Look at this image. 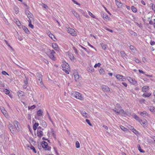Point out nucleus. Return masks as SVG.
I'll list each match as a JSON object with an SVG mask.
<instances>
[{
	"label": "nucleus",
	"mask_w": 155,
	"mask_h": 155,
	"mask_svg": "<svg viewBox=\"0 0 155 155\" xmlns=\"http://www.w3.org/2000/svg\"><path fill=\"white\" fill-rule=\"evenodd\" d=\"M101 64L99 63L97 64H96L94 66V67L95 68H96L97 67H100V66L101 65Z\"/></svg>",
	"instance_id": "49530a36"
},
{
	"label": "nucleus",
	"mask_w": 155,
	"mask_h": 155,
	"mask_svg": "<svg viewBox=\"0 0 155 155\" xmlns=\"http://www.w3.org/2000/svg\"><path fill=\"white\" fill-rule=\"evenodd\" d=\"M81 112L83 117H84L88 118L89 117L88 114L85 111L82 110V111H81Z\"/></svg>",
	"instance_id": "ddd939ff"
},
{
	"label": "nucleus",
	"mask_w": 155,
	"mask_h": 155,
	"mask_svg": "<svg viewBox=\"0 0 155 155\" xmlns=\"http://www.w3.org/2000/svg\"><path fill=\"white\" fill-rule=\"evenodd\" d=\"M47 115H48V119H49V120L53 124V121H52V120L51 119V117H50V115L49 114L48 112V111H47Z\"/></svg>",
	"instance_id": "2f4dec72"
},
{
	"label": "nucleus",
	"mask_w": 155,
	"mask_h": 155,
	"mask_svg": "<svg viewBox=\"0 0 155 155\" xmlns=\"http://www.w3.org/2000/svg\"><path fill=\"white\" fill-rule=\"evenodd\" d=\"M42 123L41 124L42 126H43L44 127H45L47 126V124L45 121L42 120Z\"/></svg>",
	"instance_id": "a18cd8bd"
},
{
	"label": "nucleus",
	"mask_w": 155,
	"mask_h": 155,
	"mask_svg": "<svg viewBox=\"0 0 155 155\" xmlns=\"http://www.w3.org/2000/svg\"><path fill=\"white\" fill-rule=\"evenodd\" d=\"M74 76L75 80L76 81H79V79L80 76L79 75L78 72L76 70H75L74 72Z\"/></svg>",
	"instance_id": "423d86ee"
},
{
	"label": "nucleus",
	"mask_w": 155,
	"mask_h": 155,
	"mask_svg": "<svg viewBox=\"0 0 155 155\" xmlns=\"http://www.w3.org/2000/svg\"><path fill=\"white\" fill-rule=\"evenodd\" d=\"M1 110L2 111V112L4 115L6 117H7L8 116V114L6 113L7 111L5 110L4 108L2 107L1 108Z\"/></svg>",
	"instance_id": "f3484780"
},
{
	"label": "nucleus",
	"mask_w": 155,
	"mask_h": 155,
	"mask_svg": "<svg viewBox=\"0 0 155 155\" xmlns=\"http://www.w3.org/2000/svg\"><path fill=\"white\" fill-rule=\"evenodd\" d=\"M76 147L77 148H79L80 147V145L78 141H77L75 143Z\"/></svg>",
	"instance_id": "4c0bfd02"
},
{
	"label": "nucleus",
	"mask_w": 155,
	"mask_h": 155,
	"mask_svg": "<svg viewBox=\"0 0 155 155\" xmlns=\"http://www.w3.org/2000/svg\"><path fill=\"white\" fill-rule=\"evenodd\" d=\"M39 125V124L37 123H35L34 124L33 127V130H36L37 129V127Z\"/></svg>",
	"instance_id": "a878e982"
},
{
	"label": "nucleus",
	"mask_w": 155,
	"mask_h": 155,
	"mask_svg": "<svg viewBox=\"0 0 155 155\" xmlns=\"http://www.w3.org/2000/svg\"><path fill=\"white\" fill-rule=\"evenodd\" d=\"M25 13L28 17L29 18V20L30 18L32 19L33 15L28 11H26Z\"/></svg>",
	"instance_id": "9b49d317"
},
{
	"label": "nucleus",
	"mask_w": 155,
	"mask_h": 155,
	"mask_svg": "<svg viewBox=\"0 0 155 155\" xmlns=\"http://www.w3.org/2000/svg\"><path fill=\"white\" fill-rule=\"evenodd\" d=\"M150 7L151 9L154 11H155V6L153 4H150Z\"/></svg>",
	"instance_id": "58836bf2"
},
{
	"label": "nucleus",
	"mask_w": 155,
	"mask_h": 155,
	"mask_svg": "<svg viewBox=\"0 0 155 155\" xmlns=\"http://www.w3.org/2000/svg\"><path fill=\"white\" fill-rule=\"evenodd\" d=\"M120 54L121 56L123 57H125L126 55L125 52L124 51H121L120 52Z\"/></svg>",
	"instance_id": "473e14b6"
},
{
	"label": "nucleus",
	"mask_w": 155,
	"mask_h": 155,
	"mask_svg": "<svg viewBox=\"0 0 155 155\" xmlns=\"http://www.w3.org/2000/svg\"><path fill=\"white\" fill-rule=\"evenodd\" d=\"M35 107H36V106L34 105H33L32 106H31L30 107H28V109H34Z\"/></svg>",
	"instance_id": "603ef678"
},
{
	"label": "nucleus",
	"mask_w": 155,
	"mask_h": 155,
	"mask_svg": "<svg viewBox=\"0 0 155 155\" xmlns=\"http://www.w3.org/2000/svg\"><path fill=\"white\" fill-rule=\"evenodd\" d=\"M15 22L18 25V26H20L21 25V24L20 21L17 19H15Z\"/></svg>",
	"instance_id": "cd10ccee"
},
{
	"label": "nucleus",
	"mask_w": 155,
	"mask_h": 155,
	"mask_svg": "<svg viewBox=\"0 0 155 155\" xmlns=\"http://www.w3.org/2000/svg\"><path fill=\"white\" fill-rule=\"evenodd\" d=\"M28 21L29 22L28 25H29V27H30L32 29L33 28L34 26L31 24V19H29V20H28Z\"/></svg>",
	"instance_id": "4be33fe9"
},
{
	"label": "nucleus",
	"mask_w": 155,
	"mask_h": 155,
	"mask_svg": "<svg viewBox=\"0 0 155 155\" xmlns=\"http://www.w3.org/2000/svg\"><path fill=\"white\" fill-rule=\"evenodd\" d=\"M118 114H120L122 116L125 115L126 113L123 109H121L118 111Z\"/></svg>",
	"instance_id": "dca6fc26"
},
{
	"label": "nucleus",
	"mask_w": 155,
	"mask_h": 155,
	"mask_svg": "<svg viewBox=\"0 0 155 155\" xmlns=\"http://www.w3.org/2000/svg\"><path fill=\"white\" fill-rule=\"evenodd\" d=\"M128 32L129 33L131 34L132 35H133L134 36H137V34L134 32L132 31L131 30H129L128 31Z\"/></svg>",
	"instance_id": "b1692460"
},
{
	"label": "nucleus",
	"mask_w": 155,
	"mask_h": 155,
	"mask_svg": "<svg viewBox=\"0 0 155 155\" xmlns=\"http://www.w3.org/2000/svg\"><path fill=\"white\" fill-rule=\"evenodd\" d=\"M142 59L144 62H145L146 61V59L144 57H142Z\"/></svg>",
	"instance_id": "338daca9"
},
{
	"label": "nucleus",
	"mask_w": 155,
	"mask_h": 155,
	"mask_svg": "<svg viewBox=\"0 0 155 155\" xmlns=\"http://www.w3.org/2000/svg\"><path fill=\"white\" fill-rule=\"evenodd\" d=\"M2 73L3 75H5L6 74H7L9 75V74L5 71H2Z\"/></svg>",
	"instance_id": "5fc2aeb1"
},
{
	"label": "nucleus",
	"mask_w": 155,
	"mask_h": 155,
	"mask_svg": "<svg viewBox=\"0 0 155 155\" xmlns=\"http://www.w3.org/2000/svg\"><path fill=\"white\" fill-rule=\"evenodd\" d=\"M151 95V94L150 93H144L143 95V97H150Z\"/></svg>",
	"instance_id": "bb28decb"
},
{
	"label": "nucleus",
	"mask_w": 155,
	"mask_h": 155,
	"mask_svg": "<svg viewBox=\"0 0 155 155\" xmlns=\"http://www.w3.org/2000/svg\"><path fill=\"white\" fill-rule=\"evenodd\" d=\"M155 108L153 106H151L150 108V110L152 112H153L154 111Z\"/></svg>",
	"instance_id": "e433bc0d"
},
{
	"label": "nucleus",
	"mask_w": 155,
	"mask_h": 155,
	"mask_svg": "<svg viewBox=\"0 0 155 155\" xmlns=\"http://www.w3.org/2000/svg\"><path fill=\"white\" fill-rule=\"evenodd\" d=\"M67 31L68 33H70L72 35L74 36H76L77 35L76 32L74 30L70 28H67Z\"/></svg>",
	"instance_id": "39448f33"
},
{
	"label": "nucleus",
	"mask_w": 155,
	"mask_h": 155,
	"mask_svg": "<svg viewBox=\"0 0 155 155\" xmlns=\"http://www.w3.org/2000/svg\"><path fill=\"white\" fill-rule=\"evenodd\" d=\"M137 147L138 148V149L140 152L142 153L144 152V151H143V150L141 149V148L140 145H138Z\"/></svg>",
	"instance_id": "c9c22d12"
},
{
	"label": "nucleus",
	"mask_w": 155,
	"mask_h": 155,
	"mask_svg": "<svg viewBox=\"0 0 155 155\" xmlns=\"http://www.w3.org/2000/svg\"><path fill=\"white\" fill-rule=\"evenodd\" d=\"M4 91L6 94H8L9 93V91L7 89H5L4 90Z\"/></svg>",
	"instance_id": "3c124183"
},
{
	"label": "nucleus",
	"mask_w": 155,
	"mask_h": 155,
	"mask_svg": "<svg viewBox=\"0 0 155 155\" xmlns=\"http://www.w3.org/2000/svg\"><path fill=\"white\" fill-rule=\"evenodd\" d=\"M140 114L142 116H143L144 114H145V115H147L148 114L146 111H144L142 112H141Z\"/></svg>",
	"instance_id": "f704fd0d"
},
{
	"label": "nucleus",
	"mask_w": 155,
	"mask_h": 155,
	"mask_svg": "<svg viewBox=\"0 0 155 155\" xmlns=\"http://www.w3.org/2000/svg\"><path fill=\"white\" fill-rule=\"evenodd\" d=\"M54 54H55V52L53 50H50L48 53V55L51 59L55 61L56 60V58L54 56Z\"/></svg>",
	"instance_id": "7ed1b4c3"
},
{
	"label": "nucleus",
	"mask_w": 155,
	"mask_h": 155,
	"mask_svg": "<svg viewBox=\"0 0 155 155\" xmlns=\"http://www.w3.org/2000/svg\"><path fill=\"white\" fill-rule=\"evenodd\" d=\"M120 127L122 130L124 131H128V130L127 128H125L123 126H120Z\"/></svg>",
	"instance_id": "393cba45"
},
{
	"label": "nucleus",
	"mask_w": 155,
	"mask_h": 155,
	"mask_svg": "<svg viewBox=\"0 0 155 155\" xmlns=\"http://www.w3.org/2000/svg\"><path fill=\"white\" fill-rule=\"evenodd\" d=\"M72 12L74 15L78 19L80 18V16L79 15L74 11L72 10Z\"/></svg>",
	"instance_id": "a211bd4d"
},
{
	"label": "nucleus",
	"mask_w": 155,
	"mask_h": 155,
	"mask_svg": "<svg viewBox=\"0 0 155 155\" xmlns=\"http://www.w3.org/2000/svg\"><path fill=\"white\" fill-rule=\"evenodd\" d=\"M8 127L12 133H13L14 131L15 128L11 124H9Z\"/></svg>",
	"instance_id": "2eb2a0df"
},
{
	"label": "nucleus",
	"mask_w": 155,
	"mask_h": 155,
	"mask_svg": "<svg viewBox=\"0 0 155 155\" xmlns=\"http://www.w3.org/2000/svg\"><path fill=\"white\" fill-rule=\"evenodd\" d=\"M48 146V144L47 142L45 141H44L43 142H42V146L44 148H47Z\"/></svg>",
	"instance_id": "412c9836"
},
{
	"label": "nucleus",
	"mask_w": 155,
	"mask_h": 155,
	"mask_svg": "<svg viewBox=\"0 0 155 155\" xmlns=\"http://www.w3.org/2000/svg\"><path fill=\"white\" fill-rule=\"evenodd\" d=\"M134 118L136 120H138V121L140 120V119L139 117H137L136 115H134Z\"/></svg>",
	"instance_id": "09e8293b"
},
{
	"label": "nucleus",
	"mask_w": 155,
	"mask_h": 155,
	"mask_svg": "<svg viewBox=\"0 0 155 155\" xmlns=\"http://www.w3.org/2000/svg\"><path fill=\"white\" fill-rule=\"evenodd\" d=\"M45 149V150L50 151L51 150V147H50L48 146V147H47V148H46Z\"/></svg>",
	"instance_id": "6e6d98bb"
},
{
	"label": "nucleus",
	"mask_w": 155,
	"mask_h": 155,
	"mask_svg": "<svg viewBox=\"0 0 155 155\" xmlns=\"http://www.w3.org/2000/svg\"><path fill=\"white\" fill-rule=\"evenodd\" d=\"M105 29L106 30H107V31H110V32H113V31L112 30L110 29H109L108 28H105Z\"/></svg>",
	"instance_id": "680f3d73"
},
{
	"label": "nucleus",
	"mask_w": 155,
	"mask_h": 155,
	"mask_svg": "<svg viewBox=\"0 0 155 155\" xmlns=\"http://www.w3.org/2000/svg\"><path fill=\"white\" fill-rule=\"evenodd\" d=\"M116 4L118 7L120 8L122 6V4L121 2H118L117 0H115Z\"/></svg>",
	"instance_id": "5701e85b"
},
{
	"label": "nucleus",
	"mask_w": 155,
	"mask_h": 155,
	"mask_svg": "<svg viewBox=\"0 0 155 155\" xmlns=\"http://www.w3.org/2000/svg\"><path fill=\"white\" fill-rule=\"evenodd\" d=\"M14 10L15 11V14H17L18 12V8L16 7H14Z\"/></svg>",
	"instance_id": "a19ab883"
},
{
	"label": "nucleus",
	"mask_w": 155,
	"mask_h": 155,
	"mask_svg": "<svg viewBox=\"0 0 155 155\" xmlns=\"http://www.w3.org/2000/svg\"><path fill=\"white\" fill-rule=\"evenodd\" d=\"M23 29L25 32L26 33H28L29 32V31L28 30V28L25 27L24 26L23 28Z\"/></svg>",
	"instance_id": "79ce46f5"
},
{
	"label": "nucleus",
	"mask_w": 155,
	"mask_h": 155,
	"mask_svg": "<svg viewBox=\"0 0 155 155\" xmlns=\"http://www.w3.org/2000/svg\"><path fill=\"white\" fill-rule=\"evenodd\" d=\"M103 127L106 130H107L108 129V127L106 126V125H104L103 126Z\"/></svg>",
	"instance_id": "774afa93"
},
{
	"label": "nucleus",
	"mask_w": 155,
	"mask_h": 155,
	"mask_svg": "<svg viewBox=\"0 0 155 155\" xmlns=\"http://www.w3.org/2000/svg\"><path fill=\"white\" fill-rule=\"evenodd\" d=\"M24 82L25 84L26 85L28 83V81L26 78L25 77L24 80Z\"/></svg>",
	"instance_id": "864d4df0"
},
{
	"label": "nucleus",
	"mask_w": 155,
	"mask_h": 155,
	"mask_svg": "<svg viewBox=\"0 0 155 155\" xmlns=\"http://www.w3.org/2000/svg\"><path fill=\"white\" fill-rule=\"evenodd\" d=\"M50 34H48V35L53 40L55 41V40L53 38H54V39H55V38L54 37V36L52 34L50 33Z\"/></svg>",
	"instance_id": "c756f323"
},
{
	"label": "nucleus",
	"mask_w": 155,
	"mask_h": 155,
	"mask_svg": "<svg viewBox=\"0 0 155 155\" xmlns=\"http://www.w3.org/2000/svg\"><path fill=\"white\" fill-rule=\"evenodd\" d=\"M42 110L40 109L37 112V115L39 116H42Z\"/></svg>",
	"instance_id": "c85d7f7f"
},
{
	"label": "nucleus",
	"mask_w": 155,
	"mask_h": 155,
	"mask_svg": "<svg viewBox=\"0 0 155 155\" xmlns=\"http://www.w3.org/2000/svg\"><path fill=\"white\" fill-rule=\"evenodd\" d=\"M102 88L103 90L105 92H109L110 91L109 88L107 86L103 85L102 87Z\"/></svg>",
	"instance_id": "0eeeda50"
},
{
	"label": "nucleus",
	"mask_w": 155,
	"mask_h": 155,
	"mask_svg": "<svg viewBox=\"0 0 155 155\" xmlns=\"http://www.w3.org/2000/svg\"><path fill=\"white\" fill-rule=\"evenodd\" d=\"M86 121L87 122V123L90 126H92V124L91 123L90 120L88 119H86Z\"/></svg>",
	"instance_id": "8fccbe9b"
},
{
	"label": "nucleus",
	"mask_w": 155,
	"mask_h": 155,
	"mask_svg": "<svg viewBox=\"0 0 155 155\" xmlns=\"http://www.w3.org/2000/svg\"><path fill=\"white\" fill-rule=\"evenodd\" d=\"M37 134L38 137L40 138H41L43 135L42 131L40 130H37Z\"/></svg>",
	"instance_id": "4468645a"
},
{
	"label": "nucleus",
	"mask_w": 155,
	"mask_h": 155,
	"mask_svg": "<svg viewBox=\"0 0 155 155\" xmlns=\"http://www.w3.org/2000/svg\"><path fill=\"white\" fill-rule=\"evenodd\" d=\"M103 18H105L106 19H107V18H108V15L107 14H105V15H103Z\"/></svg>",
	"instance_id": "0e129e2a"
},
{
	"label": "nucleus",
	"mask_w": 155,
	"mask_h": 155,
	"mask_svg": "<svg viewBox=\"0 0 155 155\" xmlns=\"http://www.w3.org/2000/svg\"><path fill=\"white\" fill-rule=\"evenodd\" d=\"M129 48H130V50H134V47L133 46L130 45L129 47Z\"/></svg>",
	"instance_id": "052dcab7"
},
{
	"label": "nucleus",
	"mask_w": 155,
	"mask_h": 155,
	"mask_svg": "<svg viewBox=\"0 0 155 155\" xmlns=\"http://www.w3.org/2000/svg\"><path fill=\"white\" fill-rule=\"evenodd\" d=\"M72 1L74 4L78 5H80V4L78 3V2H76L74 0H72Z\"/></svg>",
	"instance_id": "4d7b16f0"
},
{
	"label": "nucleus",
	"mask_w": 155,
	"mask_h": 155,
	"mask_svg": "<svg viewBox=\"0 0 155 155\" xmlns=\"http://www.w3.org/2000/svg\"><path fill=\"white\" fill-rule=\"evenodd\" d=\"M13 124L16 130L19 131L20 127L19 125L18 122L17 121H15L14 122Z\"/></svg>",
	"instance_id": "9d476101"
},
{
	"label": "nucleus",
	"mask_w": 155,
	"mask_h": 155,
	"mask_svg": "<svg viewBox=\"0 0 155 155\" xmlns=\"http://www.w3.org/2000/svg\"><path fill=\"white\" fill-rule=\"evenodd\" d=\"M88 13H89V15L90 16H91V17H92V18H95L96 17L94 15H93V14L92 13H91V12H90V11H89Z\"/></svg>",
	"instance_id": "c03bdc74"
},
{
	"label": "nucleus",
	"mask_w": 155,
	"mask_h": 155,
	"mask_svg": "<svg viewBox=\"0 0 155 155\" xmlns=\"http://www.w3.org/2000/svg\"><path fill=\"white\" fill-rule=\"evenodd\" d=\"M149 89V87L148 86H143L142 89V91L143 92H146Z\"/></svg>",
	"instance_id": "6ab92c4d"
},
{
	"label": "nucleus",
	"mask_w": 155,
	"mask_h": 155,
	"mask_svg": "<svg viewBox=\"0 0 155 155\" xmlns=\"http://www.w3.org/2000/svg\"><path fill=\"white\" fill-rule=\"evenodd\" d=\"M135 61L137 63H139L140 62V60L138 59L135 58Z\"/></svg>",
	"instance_id": "13d9d810"
},
{
	"label": "nucleus",
	"mask_w": 155,
	"mask_h": 155,
	"mask_svg": "<svg viewBox=\"0 0 155 155\" xmlns=\"http://www.w3.org/2000/svg\"><path fill=\"white\" fill-rule=\"evenodd\" d=\"M131 9L132 11L134 12H137V9L134 6H132L131 7Z\"/></svg>",
	"instance_id": "7c9ffc66"
},
{
	"label": "nucleus",
	"mask_w": 155,
	"mask_h": 155,
	"mask_svg": "<svg viewBox=\"0 0 155 155\" xmlns=\"http://www.w3.org/2000/svg\"><path fill=\"white\" fill-rule=\"evenodd\" d=\"M62 67L63 70L66 74H69L70 69L68 64L65 62H63L62 64Z\"/></svg>",
	"instance_id": "f257e3e1"
},
{
	"label": "nucleus",
	"mask_w": 155,
	"mask_h": 155,
	"mask_svg": "<svg viewBox=\"0 0 155 155\" xmlns=\"http://www.w3.org/2000/svg\"><path fill=\"white\" fill-rule=\"evenodd\" d=\"M69 56H70V58L71 59H73L74 58V56H73L72 54H70Z\"/></svg>",
	"instance_id": "e2e57ef3"
},
{
	"label": "nucleus",
	"mask_w": 155,
	"mask_h": 155,
	"mask_svg": "<svg viewBox=\"0 0 155 155\" xmlns=\"http://www.w3.org/2000/svg\"><path fill=\"white\" fill-rule=\"evenodd\" d=\"M52 46L53 48L55 50H58L59 49V48H58V46L57 44L56 43H53L52 44Z\"/></svg>",
	"instance_id": "aec40b11"
},
{
	"label": "nucleus",
	"mask_w": 155,
	"mask_h": 155,
	"mask_svg": "<svg viewBox=\"0 0 155 155\" xmlns=\"http://www.w3.org/2000/svg\"><path fill=\"white\" fill-rule=\"evenodd\" d=\"M37 76L38 78V83L40 85L42 86L43 85V83L42 82V75L39 73L37 74Z\"/></svg>",
	"instance_id": "20e7f679"
},
{
	"label": "nucleus",
	"mask_w": 155,
	"mask_h": 155,
	"mask_svg": "<svg viewBox=\"0 0 155 155\" xmlns=\"http://www.w3.org/2000/svg\"><path fill=\"white\" fill-rule=\"evenodd\" d=\"M116 78L117 79L121 81H125L126 79L123 76L120 75L119 74H117L116 75Z\"/></svg>",
	"instance_id": "1a4fd4ad"
},
{
	"label": "nucleus",
	"mask_w": 155,
	"mask_h": 155,
	"mask_svg": "<svg viewBox=\"0 0 155 155\" xmlns=\"http://www.w3.org/2000/svg\"><path fill=\"white\" fill-rule=\"evenodd\" d=\"M101 45L103 49L105 50L106 49V47L105 44L103 43H101Z\"/></svg>",
	"instance_id": "ea45409f"
},
{
	"label": "nucleus",
	"mask_w": 155,
	"mask_h": 155,
	"mask_svg": "<svg viewBox=\"0 0 155 155\" xmlns=\"http://www.w3.org/2000/svg\"><path fill=\"white\" fill-rule=\"evenodd\" d=\"M139 122L143 126H144V125H146L147 124V121L145 119L140 120Z\"/></svg>",
	"instance_id": "f8f14e48"
},
{
	"label": "nucleus",
	"mask_w": 155,
	"mask_h": 155,
	"mask_svg": "<svg viewBox=\"0 0 155 155\" xmlns=\"http://www.w3.org/2000/svg\"><path fill=\"white\" fill-rule=\"evenodd\" d=\"M100 73L101 74H104V71L103 69H100L99 71Z\"/></svg>",
	"instance_id": "de8ad7c7"
},
{
	"label": "nucleus",
	"mask_w": 155,
	"mask_h": 155,
	"mask_svg": "<svg viewBox=\"0 0 155 155\" xmlns=\"http://www.w3.org/2000/svg\"><path fill=\"white\" fill-rule=\"evenodd\" d=\"M138 71L140 73H142L143 74H144V72L142 70L139 69Z\"/></svg>",
	"instance_id": "69168bd1"
},
{
	"label": "nucleus",
	"mask_w": 155,
	"mask_h": 155,
	"mask_svg": "<svg viewBox=\"0 0 155 155\" xmlns=\"http://www.w3.org/2000/svg\"><path fill=\"white\" fill-rule=\"evenodd\" d=\"M22 93H23V92L21 91H19L17 92V94L18 95V96L19 97H21V96L23 95V94H22Z\"/></svg>",
	"instance_id": "72a5a7b5"
},
{
	"label": "nucleus",
	"mask_w": 155,
	"mask_h": 155,
	"mask_svg": "<svg viewBox=\"0 0 155 155\" xmlns=\"http://www.w3.org/2000/svg\"><path fill=\"white\" fill-rule=\"evenodd\" d=\"M30 148L32 150H33V151L34 153H36V151L35 149V148L33 146H31Z\"/></svg>",
	"instance_id": "37998d69"
},
{
	"label": "nucleus",
	"mask_w": 155,
	"mask_h": 155,
	"mask_svg": "<svg viewBox=\"0 0 155 155\" xmlns=\"http://www.w3.org/2000/svg\"><path fill=\"white\" fill-rule=\"evenodd\" d=\"M113 110H114V111L115 112H116L117 113H118V111H119L116 108H115L114 109H113Z\"/></svg>",
	"instance_id": "bf43d9fd"
},
{
	"label": "nucleus",
	"mask_w": 155,
	"mask_h": 155,
	"mask_svg": "<svg viewBox=\"0 0 155 155\" xmlns=\"http://www.w3.org/2000/svg\"><path fill=\"white\" fill-rule=\"evenodd\" d=\"M71 96L75 98L81 100L83 99L81 94L76 91H73L71 93Z\"/></svg>",
	"instance_id": "f03ea898"
},
{
	"label": "nucleus",
	"mask_w": 155,
	"mask_h": 155,
	"mask_svg": "<svg viewBox=\"0 0 155 155\" xmlns=\"http://www.w3.org/2000/svg\"><path fill=\"white\" fill-rule=\"evenodd\" d=\"M127 79L131 83H132L134 84H136L137 83V81L135 80L134 79L130 77H128L127 78Z\"/></svg>",
	"instance_id": "6e6552de"
}]
</instances>
